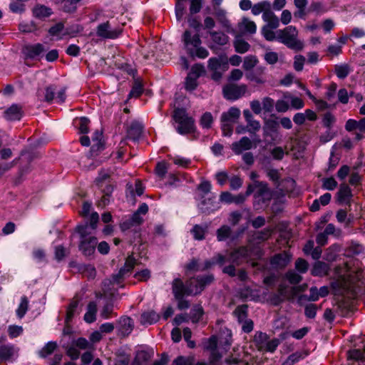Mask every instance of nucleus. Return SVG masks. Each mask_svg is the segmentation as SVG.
Segmentation results:
<instances>
[{
    "label": "nucleus",
    "mask_w": 365,
    "mask_h": 365,
    "mask_svg": "<svg viewBox=\"0 0 365 365\" xmlns=\"http://www.w3.org/2000/svg\"><path fill=\"white\" fill-rule=\"evenodd\" d=\"M334 275L336 279L331 282V287L335 294H344L359 279V274H354L351 270V267L348 262L337 266L334 269Z\"/></svg>",
    "instance_id": "obj_1"
},
{
    "label": "nucleus",
    "mask_w": 365,
    "mask_h": 365,
    "mask_svg": "<svg viewBox=\"0 0 365 365\" xmlns=\"http://www.w3.org/2000/svg\"><path fill=\"white\" fill-rule=\"evenodd\" d=\"M187 53L192 58H206L209 56V51L201 46L202 41L197 32L186 30L182 37Z\"/></svg>",
    "instance_id": "obj_2"
},
{
    "label": "nucleus",
    "mask_w": 365,
    "mask_h": 365,
    "mask_svg": "<svg viewBox=\"0 0 365 365\" xmlns=\"http://www.w3.org/2000/svg\"><path fill=\"white\" fill-rule=\"evenodd\" d=\"M277 41L295 51H301L304 48V41L299 38V30L292 25L278 30Z\"/></svg>",
    "instance_id": "obj_3"
},
{
    "label": "nucleus",
    "mask_w": 365,
    "mask_h": 365,
    "mask_svg": "<svg viewBox=\"0 0 365 365\" xmlns=\"http://www.w3.org/2000/svg\"><path fill=\"white\" fill-rule=\"evenodd\" d=\"M173 118L175 123H178L176 130L179 134L185 135L195 131V120L192 117L188 115L185 109H175Z\"/></svg>",
    "instance_id": "obj_4"
},
{
    "label": "nucleus",
    "mask_w": 365,
    "mask_h": 365,
    "mask_svg": "<svg viewBox=\"0 0 365 365\" xmlns=\"http://www.w3.org/2000/svg\"><path fill=\"white\" fill-rule=\"evenodd\" d=\"M253 342L258 351L274 352L279 345L277 339L269 340V336L262 331H257L253 338Z\"/></svg>",
    "instance_id": "obj_5"
},
{
    "label": "nucleus",
    "mask_w": 365,
    "mask_h": 365,
    "mask_svg": "<svg viewBox=\"0 0 365 365\" xmlns=\"http://www.w3.org/2000/svg\"><path fill=\"white\" fill-rule=\"evenodd\" d=\"M248 255L249 250L246 247H242L232 252L227 257L218 255L215 257V262L220 265H223L225 262L238 265L248 257Z\"/></svg>",
    "instance_id": "obj_6"
},
{
    "label": "nucleus",
    "mask_w": 365,
    "mask_h": 365,
    "mask_svg": "<svg viewBox=\"0 0 365 365\" xmlns=\"http://www.w3.org/2000/svg\"><path fill=\"white\" fill-rule=\"evenodd\" d=\"M247 87L245 84H228L223 87L224 97L230 101H235L242 97L247 92Z\"/></svg>",
    "instance_id": "obj_7"
},
{
    "label": "nucleus",
    "mask_w": 365,
    "mask_h": 365,
    "mask_svg": "<svg viewBox=\"0 0 365 365\" xmlns=\"http://www.w3.org/2000/svg\"><path fill=\"white\" fill-rule=\"evenodd\" d=\"M214 279L212 274L205 276H198L195 278H192L187 281L188 289H196V292L192 293L191 295H196L200 294L205 287L210 284Z\"/></svg>",
    "instance_id": "obj_8"
},
{
    "label": "nucleus",
    "mask_w": 365,
    "mask_h": 365,
    "mask_svg": "<svg viewBox=\"0 0 365 365\" xmlns=\"http://www.w3.org/2000/svg\"><path fill=\"white\" fill-rule=\"evenodd\" d=\"M173 293L175 299L183 298L196 292V289H188L187 282L184 284L181 279L175 278L172 282Z\"/></svg>",
    "instance_id": "obj_9"
},
{
    "label": "nucleus",
    "mask_w": 365,
    "mask_h": 365,
    "mask_svg": "<svg viewBox=\"0 0 365 365\" xmlns=\"http://www.w3.org/2000/svg\"><path fill=\"white\" fill-rule=\"evenodd\" d=\"M120 33L121 31L119 29H110L108 22L99 24L96 29L97 36L103 38L114 39L118 38Z\"/></svg>",
    "instance_id": "obj_10"
},
{
    "label": "nucleus",
    "mask_w": 365,
    "mask_h": 365,
    "mask_svg": "<svg viewBox=\"0 0 365 365\" xmlns=\"http://www.w3.org/2000/svg\"><path fill=\"white\" fill-rule=\"evenodd\" d=\"M255 145L260 142L259 139H255L253 141L247 137H242L239 141L232 144L231 148L235 154H240L244 150H250L252 148L253 143Z\"/></svg>",
    "instance_id": "obj_11"
},
{
    "label": "nucleus",
    "mask_w": 365,
    "mask_h": 365,
    "mask_svg": "<svg viewBox=\"0 0 365 365\" xmlns=\"http://www.w3.org/2000/svg\"><path fill=\"white\" fill-rule=\"evenodd\" d=\"M97 238L95 237H89L84 240H81L79 249L86 256L92 255L97 245Z\"/></svg>",
    "instance_id": "obj_12"
},
{
    "label": "nucleus",
    "mask_w": 365,
    "mask_h": 365,
    "mask_svg": "<svg viewBox=\"0 0 365 365\" xmlns=\"http://www.w3.org/2000/svg\"><path fill=\"white\" fill-rule=\"evenodd\" d=\"M118 324L119 334L122 336H128L134 327L133 319L128 317H121L118 319Z\"/></svg>",
    "instance_id": "obj_13"
},
{
    "label": "nucleus",
    "mask_w": 365,
    "mask_h": 365,
    "mask_svg": "<svg viewBox=\"0 0 365 365\" xmlns=\"http://www.w3.org/2000/svg\"><path fill=\"white\" fill-rule=\"evenodd\" d=\"M291 261V255L287 252H282L275 255L272 257L270 263L274 269H283Z\"/></svg>",
    "instance_id": "obj_14"
},
{
    "label": "nucleus",
    "mask_w": 365,
    "mask_h": 365,
    "mask_svg": "<svg viewBox=\"0 0 365 365\" xmlns=\"http://www.w3.org/2000/svg\"><path fill=\"white\" fill-rule=\"evenodd\" d=\"M256 187L257 190L255 193V198L259 201L264 202L267 200L271 199V192L266 182H256Z\"/></svg>",
    "instance_id": "obj_15"
},
{
    "label": "nucleus",
    "mask_w": 365,
    "mask_h": 365,
    "mask_svg": "<svg viewBox=\"0 0 365 365\" xmlns=\"http://www.w3.org/2000/svg\"><path fill=\"white\" fill-rule=\"evenodd\" d=\"M208 69L212 71V78L219 81L222 78V61L219 58H210L208 60Z\"/></svg>",
    "instance_id": "obj_16"
},
{
    "label": "nucleus",
    "mask_w": 365,
    "mask_h": 365,
    "mask_svg": "<svg viewBox=\"0 0 365 365\" xmlns=\"http://www.w3.org/2000/svg\"><path fill=\"white\" fill-rule=\"evenodd\" d=\"M21 116L22 108L16 104H13L4 111V118L8 120H19Z\"/></svg>",
    "instance_id": "obj_17"
},
{
    "label": "nucleus",
    "mask_w": 365,
    "mask_h": 365,
    "mask_svg": "<svg viewBox=\"0 0 365 365\" xmlns=\"http://www.w3.org/2000/svg\"><path fill=\"white\" fill-rule=\"evenodd\" d=\"M262 18L263 21L266 22L265 26L274 29H277L279 26V18L270 10L264 11Z\"/></svg>",
    "instance_id": "obj_18"
},
{
    "label": "nucleus",
    "mask_w": 365,
    "mask_h": 365,
    "mask_svg": "<svg viewBox=\"0 0 365 365\" xmlns=\"http://www.w3.org/2000/svg\"><path fill=\"white\" fill-rule=\"evenodd\" d=\"M240 116V110L236 107H231L227 112L222 113L221 121L235 123Z\"/></svg>",
    "instance_id": "obj_19"
},
{
    "label": "nucleus",
    "mask_w": 365,
    "mask_h": 365,
    "mask_svg": "<svg viewBox=\"0 0 365 365\" xmlns=\"http://www.w3.org/2000/svg\"><path fill=\"white\" fill-rule=\"evenodd\" d=\"M215 263H216V262L207 260L205 262L203 265H201L198 263L197 259H192L185 266V268L188 271H194V272L204 271V270H206V269L210 268L212 267V265L214 264Z\"/></svg>",
    "instance_id": "obj_20"
},
{
    "label": "nucleus",
    "mask_w": 365,
    "mask_h": 365,
    "mask_svg": "<svg viewBox=\"0 0 365 365\" xmlns=\"http://www.w3.org/2000/svg\"><path fill=\"white\" fill-rule=\"evenodd\" d=\"M98 308L96 302H90L86 308L83 319L86 323L91 324L96 320Z\"/></svg>",
    "instance_id": "obj_21"
},
{
    "label": "nucleus",
    "mask_w": 365,
    "mask_h": 365,
    "mask_svg": "<svg viewBox=\"0 0 365 365\" xmlns=\"http://www.w3.org/2000/svg\"><path fill=\"white\" fill-rule=\"evenodd\" d=\"M46 51L44 46L41 43L29 45L25 47V53L29 58H34L39 56Z\"/></svg>",
    "instance_id": "obj_22"
},
{
    "label": "nucleus",
    "mask_w": 365,
    "mask_h": 365,
    "mask_svg": "<svg viewBox=\"0 0 365 365\" xmlns=\"http://www.w3.org/2000/svg\"><path fill=\"white\" fill-rule=\"evenodd\" d=\"M160 316L153 310L144 312L140 315V322L143 325L152 324L157 322Z\"/></svg>",
    "instance_id": "obj_23"
},
{
    "label": "nucleus",
    "mask_w": 365,
    "mask_h": 365,
    "mask_svg": "<svg viewBox=\"0 0 365 365\" xmlns=\"http://www.w3.org/2000/svg\"><path fill=\"white\" fill-rule=\"evenodd\" d=\"M117 313L114 312V304L112 302L108 301L101 308L100 317L103 319H109L115 317Z\"/></svg>",
    "instance_id": "obj_24"
},
{
    "label": "nucleus",
    "mask_w": 365,
    "mask_h": 365,
    "mask_svg": "<svg viewBox=\"0 0 365 365\" xmlns=\"http://www.w3.org/2000/svg\"><path fill=\"white\" fill-rule=\"evenodd\" d=\"M143 221V217L136 213L135 212L128 219L123 222L120 225V227L123 230H127L134 226H138L142 224Z\"/></svg>",
    "instance_id": "obj_25"
},
{
    "label": "nucleus",
    "mask_w": 365,
    "mask_h": 365,
    "mask_svg": "<svg viewBox=\"0 0 365 365\" xmlns=\"http://www.w3.org/2000/svg\"><path fill=\"white\" fill-rule=\"evenodd\" d=\"M240 31L245 34H254L257 31L256 24L248 18H243L239 24Z\"/></svg>",
    "instance_id": "obj_26"
},
{
    "label": "nucleus",
    "mask_w": 365,
    "mask_h": 365,
    "mask_svg": "<svg viewBox=\"0 0 365 365\" xmlns=\"http://www.w3.org/2000/svg\"><path fill=\"white\" fill-rule=\"evenodd\" d=\"M329 271V266L328 264L317 261L316 262L312 269V274L317 277H323L328 274Z\"/></svg>",
    "instance_id": "obj_27"
},
{
    "label": "nucleus",
    "mask_w": 365,
    "mask_h": 365,
    "mask_svg": "<svg viewBox=\"0 0 365 365\" xmlns=\"http://www.w3.org/2000/svg\"><path fill=\"white\" fill-rule=\"evenodd\" d=\"M32 13L36 18L43 19L50 16L52 14V10L48 6L38 4L34 7Z\"/></svg>",
    "instance_id": "obj_28"
},
{
    "label": "nucleus",
    "mask_w": 365,
    "mask_h": 365,
    "mask_svg": "<svg viewBox=\"0 0 365 365\" xmlns=\"http://www.w3.org/2000/svg\"><path fill=\"white\" fill-rule=\"evenodd\" d=\"M337 195L338 200L341 203H348L352 196L351 189L345 184L340 185Z\"/></svg>",
    "instance_id": "obj_29"
},
{
    "label": "nucleus",
    "mask_w": 365,
    "mask_h": 365,
    "mask_svg": "<svg viewBox=\"0 0 365 365\" xmlns=\"http://www.w3.org/2000/svg\"><path fill=\"white\" fill-rule=\"evenodd\" d=\"M143 129V126L142 123L138 121H133L131 123L129 127V129L128 130V135L130 138L133 140H137L141 135Z\"/></svg>",
    "instance_id": "obj_30"
},
{
    "label": "nucleus",
    "mask_w": 365,
    "mask_h": 365,
    "mask_svg": "<svg viewBox=\"0 0 365 365\" xmlns=\"http://www.w3.org/2000/svg\"><path fill=\"white\" fill-rule=\"evenodd\" d=\"M209 34L212 41L217 45L224 46L229 41L228 36L222 31H210Z\"/></svg>",
    "instance_id": "obj_31"
},
{
    "label": "nucleus",
    "mask_w": 365,
    "mask_h": 365,
    "mask_svg": "<svg viewBox=\"0 0 365 365\" xmlns=\"http://www.w3.org/2000/svg\"><path fill=\"white\" fill-rule=\"evenodd\" d=\"M265 68L264 67H259L256 72H250L246 74V78L251 81H254L257 84H263L265 83V79L262 76Z\"/></svg>",
    "instance_id": "obj_32"
},
{
    "label": "nucleus",
    "mask_w": 365,
    "mask_h": 365,
    "mask_svg": "<svg viewBox=\"0 0 365 365\" xmlns=\"http://www.w3.org/2000/svg\"><path fill=\"white\" fill-rule=\"evenodd\" d=\"M286 98H288L290 108L299 110L304 106V102L302 98L292 96L288 92L286 93Z\"/></svg>",
    "instance_id": "obj_33"
},
{
    "label": "nucleus",
    "mask_w": 365,
    "mask_h": 365,
    "mask_svg": "<svg viewBox=\"0 0 365 365\" xmlns=\"http://www.w3.org/2000/svg\"><path fill=\"white\" fill-rule=\"evenodd\" d=\"M200 209L202 212L209 214L218 209V206L213 199L209 198L207 202L205 200L201 202Z\"/></svg>",
    "instance_id": "obj_34"
},
{
    "label": "nucleus",
    "mask_w": 365,
    "mask_h": 365,
    "mask_svg": "<svg viewBox=\"0 0 365 365\" xmlns=\"http://www.w3.org/2000/svg\"><path fill=\"white\" fill-rule=\"evenodd\" d=\"M58 345L55 341H48L44 346L38 351V355L41 358H46L54 352L57 349Z\"/></svg>",
    "instance_id": "obj_35"
},
{
    "label": "nucleus",
    "mask_w": 365,
    "mask_h": 365,
    "mask_svg": "<svg viewBox=\"0 0 365 365\" xmlns=\"http://www.w3.org/2000/svg\"><path fill=\"white\" fill-rule=\"evenodd\" d=\"M274 28L263 26L261 30L262 35L268 41H277L278 30L274 31Z\"/></svg>",
    "instance_id": "obj_36"
},
{
    "label": "nucleus",
    "mask_w": 365,
    "mask_h": 365,
    "mask_svg": "<svg viewBox=\"0 0 365 365\" xmlns=\"http://www.w3.org/2000/svg\"><path fill=\"white\" fill-rule=\"evenodd\" d=\"M234 47L236 52L245 53L249 51L250 45L242 38L237 37L234 41Z\"/></svg>",
    "instance_id": "obj_37"
},
{
    "label": "nucleus",
    "mask_w": 365,
    "mask_h": 365,
    "mask_svg": "<svg viewBox=\"0 0 365 365\" xmlns=\"http://www.w3.org/2000/svg\"><path fill=\"white\" fill-rule=\"evenodd\" d=\"M204 314L203 308L200 304L193 306L190 311V318L193 323L198 322Z\"/></svg>",
    "instance_id": "obj_38"
},
{
    "label": "nucleus",
    "mask_w": 365,
    "mask_h": 365,
    "mask_svg": "<svg viewBox=\"0 0 365 365\" xmlns=\"http://www.w3.org/2000/svg\"><path fill=\"white\" fill-rule=\"evenodd\" d=\"M152 357V354L144 350L138 351L135 354L134 363L138 365H142L148 361Z\"/></svg>",
    "instance_id": "obj_39"
},
{
    "label": "nucleus",
    "mask_w": 365,
    "mask_h": 365,
    "mask_svg": "<svg viewBox=\"0 0 365 365\" xmlns=\"http://www.w3.org/2000/svg\"><path fill=\"white\" fill-rule=\"evenodd\" d=\"M275 109L278 113H286L290 109L288 98H286V93H284L282 98L277 100L275 103Z\"/></svg>",
    "instance_id": "obj_40"
},
{
    "label": "nucleus",
    "mask_w": 365,
    "mask_h": 365,
    "mask_svg": "<svg viewBox=\"0 0 365 365\" xmlns=\"http://www.w3.org/2000/svg\"><path fill=\"white\" fill-rule=\"evenodd\" d=\"M78 299H73L70 304H68L67 309H66V322L68 323L72 320L74 315L76 314L77 312V308L78 307Z\"/></svg>",
    "instance_id": "obj_41"
},
{
    "label": "nucleus",
    "mask_w": 365,
    "mask_h": 365,
    "mask_svg": "<svg viewBox=\"0 0 365 365\" xmlns=\"http://www.w3.org/2000/svg\"><path fill=\"white\" fill-rule=\"evenodd\" d=\"M270 3L267 1H264L257 4L252 5L251 11L252 14L257 16L263 13L264 11L269 10Z\"/></svg>",
    "instance_id": "obj_42"
},
{
    "label": "nucleus",
    "mask_w": 365,
    "mask_h": 365,
    "mask_svg": "<svg viewBox=\"0 0 365 365\" xmlns=\"http://www.w3.org/2000/svg\"><path fill=\"white\" fill-rule=\"evenodd\" d=\"M14 354V349L11 345H2L0 346V363L9 359Z\"/></svg>",
    "instance_id": "obj_43"
},
{
    "label": "nucleus",
    "mask_w": 365,
    "mask_h": 365,
    "mask_svg": "<svg viewBox=\"0 0 365 365\" xmlns=\"http://www.w3.org/2000/svg\"><path fill=\"white\" fill-rule=\"evenodd\" d=\"M309 11L317 14H322L328 11L327 7L321 1H313L309 7Z\"/></svg>",
    "instance_id": "obj_44"
},
{
    "label": "nucleus",
    "mask_w": 365,
    "mask_h": 365,
    "mask_svg": "<svg viewBox=\"0 0 365 365\" xmlns=\"http://www.w3.org/2000/svg\"><path fill=\"white\" fill-rule=\"evenodd\" d=\"M231 233V228L227 225H223L217 230V238L218 241H225L230 237Z\"/></svg>",
    "instance_id": "obj_45"
},
{
    "label": "nucleus",
    "mask_w": 365,
    "mask_h": 365,
    "mask_svg": "<svg viewBox=\"0 0 365 365\" xmlns=\"http://www.w3.org/2000/svg\"><path fill=\"white\" fill-rule=\"evenodd\" d=\"M234 314L237 318L239 322H242L247 317V306L242 304L237 307L234 311Z\"/></svg>",
    "instance_id": "obj_46"
},
{
    "label": "nucleus",
    "mask_w": 365,
    "mask_h": 365,
    "mask_svg": "<svg viewBox=\"0 0 365 365\" xmlns=\"http://www.w3.org/2000/svg\"><path fill=\"white\" fill-rule=\"evenodd\" d=\"M258 63V59L255 56H247L244 58L242 67L246 71L252 69Z\"/></svg>",
    "instance_id": "obj_47"
},
{
    "label": "nucleus",
    "mask_w": 365,
    "mask_h": 365,
    "mask_svg": "<svg viewBox=\"0 0 365 365\" xmlns=\"http://www.w3.org/2000/svg\"><path fill=\"white\" fill-rule=\"evenodd\" d=\"M213 123V117L211 113H205L200 120V124L202 128L208 129L210 128Z\"/></svg>",
    "instance_id": "obj_48"
},
{
    "label": "nucleus",
    "mask_w": 365,
    "mask_h": 365,
    "mask_svg": "<svg viewBox=\"0 0 365 365\" xmlns=\"http://www.w3.org/2000/svg\"><path fill=\"white\" fill-rule=\"evenodd\" d=\"M29 301L26 297H22L21 299L20 304L16 309V315L19 318L21 319L26 314L28 310Z\"/></svg>",
    "instance_id": "obj_49"
},
{
    "label": "nucleus",
    "mask_w": 365,
    "mask_h": 365,
    "mask_svg": "<svg viewBox=\"0 0 365 365\" xmlns=\"http://www.w3.org/2000/svg\"><path fill=\"white\" fill-rule=\"evenodd\" d=\"M206 228L199 225H195L191 230L193 237L197 240H202L205 238Z\"/></svg>",
    "instance_id": "obj_50"
},
{
    "label": "nucleus",
    "mask_w": 365,
    "mask_h": 365,
    "mask_svg": "<svg viewBox=\"0 0 365 365\" xmlns=\"http://www.w3.org/2000/svg\"><path fill=\"white\" fill-rule=\"evenodd\" d=\"M349 67L346 64L335 66V73L341 79L345 78L349 74Z\"/></svg>",
    "instance_id": "obj_51"
},
{
    "label": "nucleus",
    "mask_w": 365,
    "mask_h": 365,
    "mask_svg": "<svg viewBox=\"0 0 365 365\" xmlns=\"http://www.w3.org/2000/svg\"><path fill=\"white\" fill-rule=\"evenodd\" d=\"M136 264V260L133 255L128 256L125 260L124 266L121 268V273L125 272L126 274L131 272Z\"/></svg>",
    "instance_id": "obj_52"
},
{
    "label": "nucleus",
    "mask_w": 365,
    "mask_h": 365,
    "mask_svg": "<svg viewBox=\"0 0 365 365\" xmlns=\"http://www.w3.org/2000/svg\"><path fill=\"white\" fill-rule=\"evenodd\" d=\"M306 61V58L302 55H296L294 57V63H293V67L296 71H302L304 68V63Z\"/></svg>",
    "instance_id": "obj_53"
},
{
    "label": "nucleus",
    "mask_w": 365,
    "mask_h": 365,
    "mask_svg": "<svg viewBox=\"0 0 365 365\" xmlns=\"http://www.w3.org/2000/svg\"><path fill=\"white\" fill-rule=\"evenodd\" d=\"M143 91V88L142 83L140 81H135L128 96L129 98H138L142 94Z\"/></svg>",
    "instance_id": "obj_54"
},
{
    "label": "nucleus",
    "mask_w": 365,
    "mask_h": 365,
    "mask_svg": "<svg viewBox=\"0 0 365 365\" xmlns=\"http://www.w3.org/2000/svg\"><path fill=\"white\" fill-rule=\"evenodd\" d=\"M204 72V66L201 64L196 63L192 66L190 72L188 73V75L198 79L203 74Z\"/></svg>",
    "instance_id": "obj_55"
},
{
    "label": "nucleus",
    "mask_w": 365,
    "mask_h": 365,
    "mask_svg": "<svg viewBox=\"0 0 365 365\" xmlns=\"http://www.w3.org/2000/svg\"><path fill=\"white\" fill-rule=\"evenodd\" d=\"M56 91V86L51 85L47 86L45 90V101L51 103L53 100H55Z\"/></svg>",
    "instance_id": "obj_56"
},
{
    "label": "nucleus",
    "mask_w": 365,
    "mask_h": 365,
    "mask_svg": "<svg viewBox=\"0 0 365 365\" xmlns=\"http://www.w3.org/2000/svg\"><path fill=\"white\" fill-rule=\"evenodd\" d=\"M81 273L88 278H94L96 274L95 267L91 264L83 265L80 269Z\"/></svg>",
    "instance_id": "obj_57"
},
{
    "label": "nucleus",
    "mask_w": 365,
    "mask_h": 365,
    "mask_svg": "<svg viewBox=\"0 0 365 365\" xmlns=\"http://www.w3.org/2000/svg\"><path fill=\"white\" fill-rule=\"evenodd\" d=\"M197 86V78L189 75L185 78V88L187 91H194Z\"/></svg>",
    "instance_id": "obj_58"
},
{
    "label": "nucleus",
    "mask_w": 365,
    "mask_h": 365,
    "mask_svg": "<svg viewBox=\"0 0 365 365\" xmlns=\"http://www.w3.org/2000/svg\"><path fill=\"white\" fill-rule=\"evenodd\" d=\"M218 20L223 28L226 29L227 31L231 29L230 23L225 16V13L222 10H220L216 14Z\"/></svg>",
    "instance_id": "obj_59"
},
{
    "label": "nucleus",
    "mask_w": 365,
    "mask_h": 365,
    "mask_svg": "<svg viewBox=\"0 0 365 365\" xmlns=\"http://www.w3.org/2000/svg\"><path fill=\"white\" fill-rule=\"evenodd\" d=\"M287 279L292 284H297L299 283L302 277L293 270H289L286 273L285 275Z\"/></svg>",
    "instance_id": "obj_60"
},
{
    "label": "nucleus",
    "mask_w": 365,
    "mask_h": 365,
    "mask_svg": "<svg viewBox=\"0 0 365 365\" xmlns=\"http://www.w3.org/2000/svg\"><path fill=\"white\" fill-rule=\"evenodd\" d=\"M320 297L318 292V289L316 287H312L309 289V295H302L301 296V299H305L307 301L309 302H315L319 299Z\"/></svg>",
    "instance_id": "obj_61"
},
{
    "label": "nucleus",
    "mask_w": 365,
    "mask_h": 365,
    "mask_svg": "<svg viewBox=\"0 0 365 365\" xmlns=\"http://www.w3.org/2000/svg\"><path fill=\"white\" fill-rule=\"evenodd\" d=\"M23 333V328L21 326L10 325L8 327V334L10 338H16Z\"/></svg>",
    "instance_id": "obj_62"
},
{
    "label": "nucleus",
    "mask_w": 365,
    "mask_h": 365,
    "mask_svg": "<svg viewBox=\"0 0 365 365\" xmlns=\"http://www.w3.org/2000/svg\"><path fill=\"white\" fill-rule=\"evenodd\" d=\"M322 187L325 190H333L337 187V182L334 178H324L322 180Z\"/></svg>",
    "instance_id": "obj_63"
},
{
    "label": "nucleus",
    "mask_w": 365,
    "mask_h": 365,
    "mask_svg": "<svg viewBox=\"0 0 365 365\" xmlns=\"http://www.w3.org/2000/svg\"><path fill=\"white\" fill-rule=\"evenodd\" d=\"M172 365H193V359L190 357L178 356Z\"/></svg>",
    "instance_id": "obj_64"
}]
</instances>
